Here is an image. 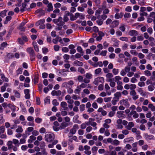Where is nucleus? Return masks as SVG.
Listing matches in <instances>:
<instances>
[{
  "instance_id": "52",
  "label": "nucleus",
  "mask_w": 155,
  "mask_h": 155,
  "mask_svg": "<svg viewBox=\"0 0 155 155\" xmlns=\"http://www.w3.org/2000/svg\"><path fill=\"white\" fill-rule=\"evenodd\" d=\"M111 97H105L104 99V101L106 102H110L111 99Z\"/></svg>"
},
{
  "instance_id": "64",
  "label": "nucleus",
  "mask_w": 155,
  "mask_h": 155,
  "mask_svg": "<svg viewBox=\"0 0 155 155\" xmlns=\"http://www.w3.org/2000/svg\"><path fill=\"white\" fill-rule=\"evenodd\" d=\"M139 128L142 130H145L146 129L145 126L143 124H141L140 125Z\"/></svg>"
},
{
  "instance_id": "46",
  "label": "nucleus",
  "mask_w": 155,
  "mask_h": 155,
  "mask_svg": "<svg viewBox=\"0 0 155 155\" xmlns=\"http://www.w3.org/2000/svg\"><path fill=\"white\" fill-rule=\"evenodd\" d=\"M145 84L144 82L140 81L138 83V85L140 87H144L145 86Z\"/></svg>"
},
{
  "instance_id": "56",
  "label": "nucleus",
  "mask_w": 155,
  "mask_h": 155,
  "mask_svg": "<svg viewBox=\"0 0 155 155\" xmlns=\"http://www.w3.org/2000/svg\"><path fill=\"white\" fill-rule=\"evenodd\" d=\"M138 92L140 93V94L142 96H144L145 94L143 93V91L141 88H139L138 90Z\"/></svg>"
},
{
  "instance_id": "60",
  "label": "nucleus",
  "mask_w": 155,
  "mask_h": 155,
  "mask_svg": "<svg viewBox=\"0 0 155 155\" xmlns=\"http://www.w3.org/2000/svg\"><path fill=\"white\" fill-rule=\"evenodd\" d=\"M130 53L134 55H137L138 54V53L135 50H131L130 51Z\"/></svg>"
},
{
  "instance_id": "18",
  "label": "nucleus",
  "mask_w": 155,
  "mask_h": 155,
  "mask_svg": "<svg viewBox=\"0 0 155 155\" xmlns=\"http://www.w3.org/2000/svg\"><path fill=\"white\" fill-rule=\"evenodd\" d=\"M145 138L147 140H150L153 139V136L152 135H148L147 134H145Z\"/></svg>"
},
{
  "instance_id": "49",
  "label": "nucleus",
  "mask_w": 155,
  "mask_h": 155,
  "mask_svg": "<svg viewBox=\"0 0 155 155\" xmlns=\"http://www.w3.org/2000/svg\"><path fill=\"white\" fill-rule=\"evenodd\" d=\"M78 71L82 74H84L85 73L84 69L82 68H79Z\"/></svg>"
},
{
  "instance_id": "25",
  "label": "nucleus",
  "mask_w": 155,
  "mask_h": 155,
  "mask_svg": "<svg viewBox=\"0 0 155 155\" xmlns=\"http://www.w3.org/2000/svg\"><path fill=\"white\" fill-rule=\"evenodd\" d=\"M36 139V137L34 135H31L30 137V139L28 140V143H32L33 141L35 140Z\"/></svg>"
},
{
  "instance_id": "59",
  "label": "nucleus",
  "mask_w": 155,
  "mask_h": 155,
  "mask_svg": "<svg viewBox=\"0 0 155 155\" xmlns=\"http://www.w3.org/2000/svg\"><path fill=\"white\" fill-rule=\"evenodd\" d=\"M120 39L122 41H128V38L126 37H121L120 38Z\"/></svg>"
},
{
  "instance_id": "36",
  "label": "nucleus",
  "mask_w": 155,
  "mask_h": 155,
  "mask_svg": "<svg viewBox=\"0 0 155 155\" xmlns=\"http://www.w3.org/2000/svg\"><path fill=\"white\" fill-rule=\"evenodd\" d=\"M14 92L15 96L17 98H20L21 96L20 93L17 91L15 90Z\"/></svg>"
},
{
  "instance_id": "16",
  "label": "nucleus",
  "mask_w": 155,
  "mask_h": 155,
  "mask_svg": "<svg viewBox=\"0 0 155 155\" xmlns=\"http://www.w3.org/2000/svg\"><path fill=\"white\" fill-rule=\"evenodd\" d=\"M130 114L131 115H133V117L135 118H137L139 117L138 114L137 113L136 111L135 110H132Z\"/></svg>"
},
{
  "instance_id": "37",
  "label": "nucleus",
  "mask_w": 155,
  "mask_h": 155,
  "mask_svg": "<svg viewBox=\"0 0 155 155\" xmlns=\"http://www.w3.org/2000/svg\"><path fill=\"white\" fill-rule=\"evenodd\" d=\"M144 74L147 76L149 77L151 75V72L148 70H146L144 71Z\"/></svg>"
},
{
  "instance_id": "33",
  "label": "nucleus",
  "mask_w": 155,
  "mask_h": 155,
  "mask_svg": "<svg viewBox=\"0 0 155 155\" xmlns=\"http://www.w3.org/2000/svg\"><path fill=\"white\" fill-rule=\"evenodd\" d=\"M155 88V87L154 85L152 84H150L148 86V89L149 91H153Z\"/></svg>"
},
{
  "instance_id": "13",
  "label": "nucleus",
  "mask_w": 155,
  "mask_h": 155,
  "mask_svg": "<svg viewBox=\"0 0 155 155\" xmlns=\"http://www.w3.org/2000/svg\"><path fill=\"white\" fill-rule=\"evenodd\" d=\"M79 117V116L78 115H75L73 118V122L74 123H77L78 124H81V121L78 120V119Z\"/></svg>"
},
{
  "instance_id": "55",
  "label": "nucleus",
  "mask_w": 155,
  "mask_h": 155,
  "mask_svg": "<svg viewBox=\"0 0 155 155\" xmlns=\"http://www.w3.org/2000/svg\"><path fill=\"white\" fill-rule=\"evenodd\" d=\"M50 98L49 97H47L45 98V103H48V104L50 103Z\"/></svg>"
},
{
  "instance_id": "45",
  "label": "nucleus",
  "mask_w": 155,
  "mask_h": 155,
  "mask_svg": "<svg viewBox=\"0 0 155 155\" xmlns=\"http://www.w3.org/2000/svg\"><path fill=\"white\" fill-rule=\"evenodd\" d=\"M101 71V68H98L96 69L94 71L95 74H98Z\"/></svg>"
},
{
  "instance_id": "30",
  "label": "nucleus",
  "mask_w": 155,
  "mask_h": 155,
  "mask_svg": "<svg viewBox=\"0 0 155 155\" xmlns=\"http://www.w3.org/2000/svg\"><path fill=\"white\" fill-rule=\"evenodd\" d=\"M8 107L11 109L12 111H15L16 110L15 106L10 104H8Z\"/></svg>"
},
{
  "instance_id": "17",
  "label": "nucleus",
  "mask_w": 155,
  "mask_h": 155,
  "mask_svg": "<svg viewBox=\"0 0 155 155\" xmlns=\"http://www.w3.org/2000/svg\"><path fill=\"white\" fill-rule=\"evenodd\" d=\"M119 21L117 20L113 21L111 23V27L112 28H115L118 26Z\"/></svg>"
},
{
  "instance_id": "28",
  "label": "nucleus",
  "mask_w": 155,
  "mask_h": 155,
  "mask_svg": "<svg viewBox=\"0 0 155 155\" xmlns=\"http://www.w3.org/2000/svg\"><path fill=\"white\" fill-rule=\"evenodd\" d=\"M47 7H48L47 11L48 12H50L51 11H52L53 10V7L51 3H48Z\"/></svg>"
},
{
  "instance_id": "44",
  "label": "nucleus",
  "mask_w": 155,
  "mask_h": 155,
  "mask_svg": "<svg viewBox=\"0 0 155 155\" xmlns=\"http://www.w3.org/2000/svg\"><path fill=\"white\" fill-rule=\"evenodd\" d=\"M71 139H70L69 141L71 142H72V140L75 141H78V140H77V137L76 136H73L71 138Z\"/></svg>"
},
{
  "instance_id": "20",
  "label": "nucleus",
  "mask_w": 155,
  "mask_h": 155,
  "mask_svg": "<svg viewBox=\"0 0 155 155\" xmlns=\"http://www.w3.org/2000/svg\"><path fill=\"white\" fill-rule=\"evenodd\" d=\"M134 126V124L132 122H129L127 126L126 127L127 128L128 130H130L131 128Z\"/></svg>"
},
{
  "instance_id": "19",
  "label": "nucleus",
  "mask_w": 155,
  "mask_h": 155,
  "mask_svg": "<svg viewBox=\"0 0 155 155\" xmlns=\"http://www.w3.org/2000/svg\"><path fill=\"white\" fill-rule=\"evenodd\" d=\"M68 126V124L65 122H63L61 123V125L60 126V128L61 129H64Z\"/></svg>"
},
{
  "instance_id": "54",
  "label": "nucleus",
  "mask_w": 155,
  "mask_h": 155,
  "mask_svg": "<svg viewBox=\"0 0 155 155\" xmlns=\"http://www.w3.org/2000/svg\"><path fill=\"white\" fill-rule=\"evenodd\" d=\"M136 87V86L135 84H131L130 85V89L131 90H134Z\"/></svg>"
},
{
  "instance_id": "43",
  "label": "nucleus",
  "mask_w": 155,
  "mask_h": 155,
  "mask_svg": "<svg viewBox=\"0 0 155 155\" xmlns=\"http://www.w3.org/2000/svg\"><path fill=\"white\" fill-rule=\"evenodd\" d=\"M17 41L21 45H23L24 44V42L22 39L21 38H18V39Z\"/></svg>"
},
{
  "instance_id": "1",
  "label": "nucleus",
  "mask_w": 155,
  "mask_h": 155,
  "mask_svg": "<svg viewBox=\"0 0 155 155\" xmlns=\"http://www.w3.org/2000/svg\"><path fill=\"white\" fill-rule=\"evenodd\" d=\"M54 135L53 134L48 133L45 135V139L46 141L50 142L54 140Z\"/></svg>"
},
{
  "instance_id": "2",
  "label": "nucleus",
  "mask_w": 155,
  "mask_h": 155,
  "mask_svg": "<svg viewBox=\"0 0 155 155\" xmlns=\"http://www.w3.org/2000/svg\"><path fill=\"white\" fill-rule=\"evenodd\" d=\"M7 145L9 150L12 149L14 151H16L18 150V148L16 146H14L13 145V142L12 141H8L7 143Z\"/></svg>"
},
{
  "instance_id": "26",
  "label": "nucleus",
  "mask_w": 155,
  "mask_h": 155,
  "mask_svg": "<svg viewBox=\"0 0 155 155\" xmlns=\"http://www.w3.org/2000/svg\"><path fill=\"white\" fill-rule=\"evenodd\" d=\"M77 50L78 52L80 53L82 55H84V52L81 46H78L77 48Z\"/></svg>"
},
{
  "instance_id": "8",
  "label": "nucleus",
  "mask_w": 155,
  "mask_h": 155,
  "mask_svg": "<svg viewBox=\"0 0 155 155\" xmlns=\"http://www.w3.org/2000/svg\"><path fill=\"white\" fill-rule=\"evenodd\" d=\"M25 94V97L26 99H29L30 95L29 94L30 91L29 89H25L24 90Z\"/></svg>"
},
{
  "instance_id": "63",
  "label": "nucleus",
  "mask_w": 155,
  "mask_h": 155,
  "mask_svg": "<svg viewBox=\"0 0 155 155\" xmlns=\"http://www.w3.org/2000/svg\"><path fill=\"white\" fill-rule=\"evenodd\" d=\"M35 122L37 123H40L42 121V119L40 118L37 117L35 119Z\"/></svg>"
},
{
  "instance_id": "61",
  "label": "nucleus",
  "mask_w": 155,
  "mask_h": 155,
  "mask_svg": "<svg viewBox=\"0 0 155 155\" xmlns=\"http://www.w3.org/2000/svg\"><path fill=\"white\" fill-rule=\"evenodd\" d=\"M114 78L115 79V81L116 82H117V81H119L121 80V78L120 76H115Z\"/></svg>"
},
{
  "instance_id": "22",
  "label": "nucleus",
  "mask_w": 155,
  "mask_h": 155,
  "mask_svg": "<svg viewBox=\"0 0 155 155\" xmlns=\"http://www.w3.org/2000/svg\"><path fill=\"white\" fill-rule=\"evenodd\" d=\"M13 143L15 145L14 146H16L17 147H18L20 143H19V141L17 139H14L12 140Z\"/></svg>"
},
{
  "instance_id": "57",
  "label": "nucleus",
  "mask_w": 155,
  "mask_h": 155,
  "mask_svg": "<svg viewBox=\"0 0 155 155\" xmlns=\"http://www.w3.org/2000/svg\"><path fill=\"white\" fill-rule=\"evenodd\" d=\"M43 53L45 54L46 53H47L48 51V50L47 48H46L45 47H44L42 49Z\"/></svg>"
},
{
  "instance_id": "50",
  "label": "nucleus",
  "mask_w": 155,
  "mask_h": 155,
  "mask_svg": "<svg viewBox=\"0 0 155 155\" xmlns=\"http://www.w3.org/2000/svg\"><path fill=\"white\" fill-rule=\"evenodd\" d=\"M52 104L54 106H58L59 105V103L57 102L56 99H54L52 101Z\"/></svg>"
},
{
  "instance_id": "12",
  "label": "nucleus",
  "mask_w": 155,
  "mask_h": 155,
  "mask_svg": "<svg viewBox=\"0 0 155 155\" xmlns=\"http://www.w3.org/2000/svg\"><path fill=\"white\" fill-rule=\"evenodd\" d=\"M128 34L130 36H133L134 35H137L138 34V33L137 31L134 30H131L128 33Z\"/></svg>"
},
{
  "instance_id": "47",
  "label": "nucleus",
  "mask_w": 155,
  "mask_h": 155,
  "mask_svg": "<svg viewBox=\"0 0 155 155\" xmlns=\"http://www.w3.org/2000/svg\"><path fill=\"white\" fill-rule=\"evenodd\" d=\"M77 88L78 89H76L74 90V92L76 94H79L81 91V89L79 86L77 87Z\"/></svg>"
},
{
  "instance_id": "14",
  "label": "nucleus",
  "mask_w": 155,
  "mask_h": 155,
  "mask_svg": "<svg viewBox=\"0 0 155 155\" xmlns=\"http://www.w3.org/2000/svg\"><path fill=\"white\" fill-rule=\"evenodd\" d=\"M124 111H117L116 114L118 118H121L122 117H124Z\"/></svg>"
},
{
  "instance_id": "53",
  "label": "nucleus",
  "mask_w": 155,
  "mask_h": 155,
  "mask_svg": "<svg viewBox=\"0 0 155 155\" xmlns=\"http://www.w3.org/2000/svg\"><path fill=\"white\" fill-rule=\"evenodd\" d=\"M22 72V68H19L16 71L17 74L18 75L19 74H21Z\"/></svg>"
},
{
  "instance_id": "9",
  "label": "nucleus",
  "mask_w": 155,
  "mask_h": 155,
  "mask_svg": "<svg viewBox=\"0 0 155 155\" xmlns=\"http://www.w3.org/2000/svg\"><path fill=\"white\" fill-rule=\"evenodd\" d=\"M58 22L57 24L58 26H63L64 24V22L62 21V18L61 17H59L58 18Z\"/></svg>"
},
{
  "instance_id": "7",
  "label": "nucleus",
  "mask_w": 155,
  "mask_h": 155,
  "mask_svg": "<svg viewBox=\"0 0 155 155\" xmlns=\"http://www.w3.org/2000/svg\"><path fill=\"white\" fill-rule=\"evenodd\" d=\"M51 94L53 96H60L61 94V92L60 90L57 91L54 90L51 92Z\"/></svg>"
},
{
  "instance_id": "11",
  "label": "nucleus",
  "mask_w": 155,
  "mask_h": 155,
  "mask_svg": "<svg viewBox=\"0 0 155 155\" xmlns=\"http://www.w3.org/2000/svg\"><path fill=\"white\" fill-rule=\"evenodd\" d=\"M61 106L63 108L64 110H68V108L67 107V104L66 102L64 101L62 102L61 104Z\"/></svg>"
},
{
  "instance_id": "31",
  "label": "nucleus",
  "mask_w": 155,
  "mask_h": 155,
  "mask_svg": "<svg viewBox=\"0 0 155 155\" xmlns=\"http://www.w3.org/2000/svg\"><path fill=\"white\" fill-rule=\"evenodd\" d=\"M74 64L76 65L79 66H83V64L82 62L79 61H75L74 62Z\"/></svg>"
},
{
  "instance_id": "4",
  "label": "nucleus",
  "mask_w": 155,
  "mask_h": 155,
  "mask_svg": "<svg viewBox=\"0 0 155 155\" xmlns=\"http://www.w3.org/2000/svg\"><path fill=\"white\" fill-rule=\"evenodd\" d=\"M27 51L29 53L30 57L33 58H35V54L32 48H28L27 49Z\"/></svg>"
},
{
  "instance_id": "51",
  "label": "nucleus",
  "mask_w": 155,
  "mask_h": 155,
  "mask_svg": "<svg viewBox=\"0 0 155 155\" xmlns=\"http://www.w3.org/2000/svg\"><path fill=\"white\" fill-rule=\"evenodd\" d=\"M41 153L43 155H47V153L46 151V149L45 147L44 148H41Z\"/></svg>"
},
{
  "instance_id": "48",
  "label": "nucleus",
  "mask_w": 155,
  "mask_h": 155,
  "mask_svg": "<svg viewBox=\"0 0 155 155\" xmlns=\"http://www.w3.org/2000/svg\"><path fill=\"white\" fill-rule=\"evenodd\" d=\"M107 52V51L106 50L102 51L101 52L100 54L103 56H105L106 55Z\"/></svg>"
},
{
  "instance_id": "27",
  "label": "nucleus",
  "mask_w": 155,
  "mask_h": 155,
  "mask_svg": "<svg viewBox=\"0 0 155 155\" xmlns=\"http://www.w3.org/2000/svg\"><path fill=\"white\" fill-rule=\"evenodd\" d=\"M32 44L35 50L36 51L38 52L39 51L38 46L36 45V43L35 42H33Z\"/></svg>"
},
{
  "instance_id": "38",
  "label": "nucleus",
  "mask_w": 155,
  "mask_h": 155,
  "mask_svg": "<svg viewBox=\"0 0 155 155\" xmlns=\"http://www.w3.org/2000/svg\"><path fill=\"white\" fill-rule=\"evenodd\" d=\"M7 11L6 10H4L2 11L0 14V16L2 17H4L6 15V14Z\"/></svg>"
},
{
  "instance_id": "39",
  "label": "nucleus",
  "mask_w": 155,
  "mask_h": 155,
  "mask_svg": "<svg viewBox=\"0 0 155 155\" xmlns=\"http://www.w3.org/2000/svg\"><path fill=\"white\" fill-rule=\"evenodd\" d=\"M85 77L86 78L90 80V79L92 78V75L91 73H87L85 74Z\"/></svg>"
},
{
  "instance_id": "6",
  "label": "nucleus",
  "mask_w": 155,
  "mask_h": 155,
  "mask_svg": "<svg viewBox=\"0 0 155 155\" xmlns=\"http://www.w3.org/2000/svg\"><path fill=\"white\" fill-rule=\"evenodd\" d=\"M26 22H22L20 24L19 26L18 27V28L21 31H24L25 29V27L23 26L25 25Z\"/></svg>"
},
{
  "instance_id": "32",
  "label": "nucleus",
  "mask_w": 155,
  "mask_h": 155,
  "mask_svg": "<svg viewBox=\"0 0 155 155\" xmlns=\"http://www.w3.org/2000/svg\"><path fill=\"white\" fill-rule=\"evenodd\" d=\"M119 100V98H116L114 97L111 101L112 104L113 105H115L116 104L117 102H118Z\"/></svg>"
},
{
  "instance_id": "29",
  "label": "nucleus",
  "mask_w": 155,
  "mask_h": 155,
  "mask_svg": "<svg viewBox=\"0 0 155 155\" xmlns=\"http://www.w3.org/2000/svg\"><path fill=\"white\" fill-rule=\"evenodd\" d=\"M7 45H8V44L6 42H3L1 45L0 49L2 50H3L4 49V48Z\"/></svg>"
},
{
  "instance_id": "40",
  "label": "nucleus",
  "mask_w": 155,
  "mask_h": 155,
  "mask_svg": "<svg viewBox=\"0 0 155 155\" xmlns=\"http://www.w3.org/2000/svg\"><path fill=\"white\" fill-rule=\"evenodd\" d=\"M1 78L4 81L8 82V79L5 77L3 74H1Z\"/></svg>"
},
{
  "instance_id": "34",
  "label": "nucleus",
  "mask_w": 155,
  "mask_h": 155,
  "mask_svg": "<svg viewBox=\"0 0 155 155\" xmlns=\"http://www.w3.org/2000/svg\"><path fill=\"white\" fill-rule=\"evenodd\" d=\"M114 97L119 98L121 97V93L119 92L116 93L114 94Z\"/></svg>"
},
{
  "instance_id": "41",
  "label": "nucleus",
  "mask_w": 155,
  "mask_h": 155,
  "mask_svg": "<svg viewBox=\"0 0 155 155\" xmlns=\"http://www.w3.org/2000/svg\"><path fill=\"white\" fill-rule=\"evenodd\" d=\"M23 131L22 127L20 126H18V128L16 130V131L17 133H21Z\"/></svg>"
},
{
  "instance_id": "35",
  "label": "nucleus",
  "mask_w": 155,
  "mask_h": 155,
  "mask_svg": "<svg viewBox=\"0 0 155 155\" xmlns=\"http://www.w3.org/2000/svg\"><path fill=\"white\" fill-rule=\"evenodd\" d=\"M12 19V17L10 16H8L6 17L5 20L4 22V24H7L8 22L10 21V20Z\"/></svg>"
},
{
  "instance_id": "24",
  "label": "nucleus",
  "mask_w": 155,
  "mask_h": 155,
  "mask_svg": "<svg viewBox=\"0 0 155 155\" xmlns=\"http://www.w3.org/2000/svg\"><path fill=\"white\" fill-rule=\"evenodd\" d=\"M45 22V20L42 19H41L38 21L35 24V25L37 26H38L40 25L43 24Z\"/></svg>"
},
{
  "instance_id": "23",
  "label": "nucleus",
  "mask_w": 155,
  "mask_h": 155,
  "mask_svg": "<svg viewBox=\"0 0 155 155\" xmlns=\"http://www.w3.org/2000/svg\"><path fill=\"white\" fill-rule=\"evenodd\" d=\"M123 15V13L122 12L120 13V14L118 13H116L114 16L115 18L117 19H118L120 18H121L122 17Z\"/></svg>"
},
{
  "instance_id": "10",
  "label": "nucleus",
  "mask_w": 155,
  "mask_h": 155,
  "mask_svg": "<svg viewBox=\"0 0 155 155\" xmlns=\"http://www.w3.org/2000/svg\"><path fill=\"white\" fill-rule=\"evenodd\" d=\"M138 143L136 142L132 144V150L134 152H136L137 151L138 149L137 147Z\"/></svg>"
},
{
  "instance_id": "62",
  "label": "nucleus",
  "mask_w": 155,
  "mask_h": 155,
  "mask_svg": "<svg viewBox=\"0 0 155 155\" xmlns=\"http://www.w3.org/2000/svg\"><path fill=\"white\" fill-rule=\"evenodd\" d=\"M67 92L68 94H71L73 92V90L71 89V87H68Z\"/></svg>"
},
{
  "instance_id": "15",
  "label": "nucleus",
  "mask_w": 155,
  "mask_h": 155,
  "mask_svg": "<svg viewBox=\"0 0 155 155\" xmlns=\"http://www.w3.org/2000/svg\"><path fill=\"white\" fill-rule=\"evenodd\" d=\"M45 11L43 10L42 9H39L36 10L35 12V14L39 13L40 14V16L44 15L45 14Z\"/></svg>"
},
{
  "instance_id": "21",
  "label": "nucleus",
  "mask_w": 155,
  "mask_h": 155,
  "mask_svg": "<svg viewBox=\"0 0 155 155\" xmlns=\"http://www.w3.org/2000/svg\"><path fill=\"white\" fill-rule=\"evenodd\" d=\"M107 17V16L104 14L101 15H99L97 17V19H102L103 20H105Z\"/></svg>"
},
{
  "instance_id": "58",
  "label": "nucleus",
  "mask_w": 155,
  "mask_h": 155,
  "mask_svg": "<svg viewBox=\"0 0 155 155\" xmlns=\"http://www.w3.org/2000/svg\"><path fill=\"white\" fill-rule=\"evenodd\" d=\"M0 131L2 133H3L5 130V127L3 126H2L0 127Z\"/></svg>"
},
{
  "instance_id": "42",
  "label": "nucleus",
  "mask_w": 155,
  "mask_h": 155,
  "mask_svg": "<svg viewBox=\"0 0 155 155\" xmlns=\"http://www.w3.org/2000/svg\"><path fill=\"white\" fill-rule=\"evenodd\" d=\"M120 142L117 140H114L113 141V142L112 143V144L114 145H119Z\"/></svg>"
},
{
  "instance_id": "5",
  "label": "nucleus",
  "mask_w": 155,
  "mask_h": 155,
  "mask_svg": "<svg viewBox=\"0 0 155 155\" xmlns=\"http://www.w3.org/2000/svg\"><path fill=\"white\" fill-rule=\"evenodd\" d=\"M128 100L127 99H125L121 100L120 101V103L121 105H123L126 106H128L129 105Z\"/></svg>"
},
{
  "instance_id": "3",
  "label": "nucleus",
  "mask_w": 155,
  "mask_h": 155,
  "mask_svg": "<svg viewBox=\"0 0 155 155\" xmlns=\"http://www.w3.org/2000/svg\"><path fill=\"white\" fill-rule=\"evenodd\" d=\"M104 81V79L101 77H97L95 79L93 83L96 85H98L100 83H102Z\"/></svg>"
}]
</instances>
